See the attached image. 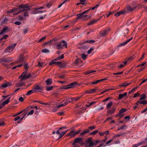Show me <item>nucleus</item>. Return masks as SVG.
I'll use <instances>...</instances> for the list:
<instances>
[{"instance_id": "obj_24", "label": "nucleus", "mask_w": 147, "mask_h": 147, "mask_svg": "<svg viewBox=\"0 0 147 147\" xmlns=\"http://www.w3.org/2000/svg\"><path fill=\"white\" fill-rule=\"evenodd\" d=\"M60 63H58L57 65L58 66L61 68H63L65 67L66 66V64L65 63H63L61 64V62H59Z\"/></svg>"}, {"instance_id": "obj_51", "label": "nucleus", "mask_w": 147, "mask_h": 147, "mask_svg": "<svg viewBox=\"0 0 147 147\" xmlns=\"http://www.w3.org/2000/svg\"><path fill=\"white\" fill-rule=\"evenodd\" d=\"M46 38V37L45 36L41 38L38 41V42H41L44 40Z\"/></svg>"}, {"instance_id": "obj_28", "label": "nucleus", "mask_w": 147, "mask_h": 147, "mask_svg": "<svg viewBox=\"0 0 147 147\" xmlns=\"http://www.w3.org/2000/svg\"><path fill=\"white\" fill-rule=\"evenodd\" d=\"M138 102L141 104L145 105L147 104V100H143L142 101V100L139 99L138 100Z\"/></svg>"}, {"instance_id": "obj_59", "label": "nucleus", "mask_w": 147, "mask_h": 147, "mask_svg": "<svg viewBox=\"0 0 147 147\" xmlns=\"http://www.w3.org/2000/svg\"><path fill=\"white\" fill-rule=\"evenodd\" d=\"M19 100L21 102L23 101L24 100V99L22 97H20L19 99Z\"/></svg>"}, {"instance_id": "obj_45", "label": "nucleus", "mask_w": 147, "mask_h": 147, "mask_svg": "<svg viewBox=\"0 0 147 147\" xmlns=\"http://www.w3.org/2000/svg\"><path fill=\"white\" fill-rule=\"evenodd\" d=\"M22 64L20 65H19L17 66H14L12 68V69H16L17 67H20L22 66Z\"/></svg>"}, {"instance_id": "obj_31", "label": "nucleus", "mask_w": 147, "mask_h": 147, "mask_svg": "<svg viewBox=\"0 0 147 147\" xmlns=\"http://www.w3.org/2000/svg\"><path fill=\"white\" fill-rule=\"evenodd\" d=\"M10 98H9L7 100H6L5 101H4L2 104V105L3 106L7 104L9 102V100Z\"/></svg>"}, {"instance_id": "obj_36", "label": "nucleus", "mask_w": 147, "mask_h": 147, "mask_svg": "<svg viewBox=\"0 0 147 147\" xmlns=\"http://www.w3.org/2000/svg\"><path fill=\"white\" fill-rule=\"evenodd\" d=\"M67 130H66V131H65L63 132L62 133H61V134H60L59 139L62 136H63L67 132Z\"/></svg>"}, {"instance_id": "obj_22", "label": "nucleus", "mask_w": 147, "mask_h": 147, "mask_svg": "<svg viewBox=\"0 0 147 147\" xmlns=\"http://www.w3.org/2000/svg\"><path fill=\"white\" fill-rule=\"evenodd\" d=\"M45 82L47 84V85L50 86L52 84V80L51 79H50L49 78H48L45 81Z\"/></svg>"}, {"instance_id": "obj_37", "label": "nucleus", "mask_w": 147, "mask_h": 147, "mask_svg": "<svg viewBox=\"0 0 147 147\" xmlns=\"http://www.w3.org/2000/svg\"><path fill=\"white\" fill-rule=\"evenodd\" d=\"M73 99H74L73 98H68L67 99V101H65V102H68V104L70 102H72Z\"/></svg>"}, {"instance_id": "obj_16", "label": "nucleus", "mask_w": 147, "mask_h": 147, "mask_svg": "<svg viewBox=\"0 0 147 147\" xmlns=\"http://www.w3.org/2000/svg\"><path fill=\"white\" fill-rule=\"evenodd\" d=\"M126 111V109L125 108L121 109L119 111V113L118 114V115L121 117H123V116L124 115L123 114H122V113L125 112Z\"/></svg>"}, {"instance_id": "obj_50", "label": "nucleus", "mask_w": 147, "mask_h": 147, "mask_svg": "<svg viewBox=\"0 0 147 147\" xmlns=\"http://www.w3.org/2000/svg\"><path fill=\"white\" fill-rule=\"evenodd\" d=\"M68 0H65V1H63L62 3L60 4L59 5H58V8L60 7L63 4H64Z\"/></svg>"}, {"instance_id": "obj_55", "label": "nucleus", "mask_w": 147, "mask_h": 147, "mask_svg": "<svg viewBox=\"0 0 147 147\" xmlns=\"http://www.w3.org/2000/svg\"><path fill=\"white\" fill-rule=\"evenodd\" d=\"M81 49H86L88 48V47L86 46H84L80 48Z\"/></svg>"}, {"instance_id": "obj_58", "label": "nucleus", "mask_w": 147, "mask_h": 147, "mask_svg": "<svg viewBox=\"0 0 147 147\" xmlns=\"http://www.w3.org/2000/svg\"><path fill=\"white\" fill-rule=\"evenodd\" d=\"M35 13H42L43 12H46V11L45 10L43 11H36Z\"/></svg>"}, {"instance_id": "obj_35", "label": "nucleus", "mask_w": 147, "mask_h": 147, "mask_svg": "<svg viewBox=\"0 0 147 147\" xmlns=\"http://www.w3.org/2000/svg\"><path fill=\"white\" fill-rule=\"evenodd\" d=\"M89 132V131L88 130L85 129L84 130L83 132L81 133L80 134V135L81 136H83L85 134H86L87 133H88Z\"/></svg>"}, {"instance_id": "obj_32", "label": "nucleus", "mask_w": 147, "mask_h": 147, "mask_svg": "<svg viewBox=\"0 0 147 147\" xmlns=\"http://www.w3.org/2000/svg\"><path fill=\"white\" fill-rule=\"evenodd\" d=\"M113 105L112 101H110L109 103L107 105V109H109Z\"/></svg>"}, {"instance_id": "obj_17", "label": "nucleus", "mask_w": 147, "mask_h": 147, "mask_svg": "<svg viewBox=\"0 0 147 147\" xmlns=\"http://www.w3.org/2000/svg\"><path fill=\"white\" fill-rule=\"evenodd\" d=\"M125 13V10H123L116 13L115 14V16L116 17H118L122 14Z\"/></svg>"}, {"instance_id": "obj_46", "label": "nucleus", "mask_w": 147, "mask_h": 147, "mask_svg": "<svg viewBox=\"0 0 147 147\" xmlns=\"http://www.w3.org/2000/svg\"><path fill=\"white\" fill-rule=\"evenodd\" d=\"M64 57L63 55L62 54L60 56L56 58L57 59V60H58L63 58Z\"/></svg>"}, {"instance_id": "obj_7", "label": "nucleus", "mask_w": 147, "mask_h": 147, "mask_svg": "<svg viewBox=\"0 0 147 147\" xmlns=\"http://www.w3.org/2000/svg\"><path fill=\"white\" fill-rule=\"evenodd\" d=\"M13 61L12 57H3L2 58H0V63L3 62L6 63H9L11 61Z\"/></svg>"}, {"instance_id": "obj_57", "label": "nucleus", "mask_w": 147, "mask_h": 147, "mask_svg": "<svg viewBox=\"0 0 147 147\" xmlns=\"http://www.w3.org/2000/svg\"><path fill=\"white\" fill-rule=\"evenodd\" d=\"M123 71H122V72H118V73H113V74L114 75H120V74H121L123 73Z\"/></svg>"}, {"instance_id": "obj_26", "label": "nucleus", "mask_w": 147, "mask_h": 147, "mask_svg": "<svg viewBox=\"0 0 147 147\" xmlns=\"http://www.w3.org/2000/svg\"><path fill=\"white\" fill-rule=\"evenodd\" d=\"M95 42V41L94 40H87V41H85L83 43H79V44L80 45H83L86 42L92 43H94Z\"/></svg>"}, {"instance_id": "obj_49", "label": "nucleus", "mask_w": 147, "mask_h": 147, "mask_svg": "<svg viewBox=\"0 0 147 147\" xmlns=\"http://www.w3.org/2000/svg\"><path fill=\"white\" fill-rule=\"evenodd\" d=\"M64 112L62 111L58 112L57 113V115L59 116H62L64 115Z\"/></svg>"}, {"instance_id": "obj_23", "label": "nucleus", "mask_w": 147, "mask_h": 147, "mask_svg": "<svg viewBox=\"0 0 147 147\" xmlns=\"http://www.w3.org/2000/svg\"><path fill=\"white\" fill-rule=\"evenodd\" d=\"M8 28V27L7 26H5L0 33V35L5 32Z\"/></svg>"}, {"instance_id": "obj_12", "label": "nucleus", "mask_w": 147, "mask_h": 147, "mask_svg": "<svg viewBox=\"0 0 147 147\" xmlns=\"http://www.w3.org/2000/svg\"><path fill=\"white\" fill-rule=\"evenodd\" d=\"M135 7L131 8L130 6H128L124 9L125 10V13H129L130 11H132L135 9Z\"/></svg>"}, {"instance_id": "obj_2", "label": "nucleus", "mask_w": 147, "mask_h": 147, "mask_svg": "<svg viewBox=\"0 0 147 147\" xmlns=\"http://www.w3.org/2000/svg\"><path fill=\"white\" fill-rule=\"evenodd\" d=\"M24 67L26 68V70L19 77V79L21 80V81L33 76H32V74H31L29 73L28 74L26 75L28 73V69L29 67L28 65L27 64H25L24 65Z\"/></svg>"}, {"instance_id": "obj_19", "label": "nucleus", "mask_w": 147, "mask_h": 147, "mask_svg": "<svg viewBox=\"0 0 147 147\" xmlns=\"http://www.w3.org/2000/svg\"><path fill=\"white\" fill-rule=\"evenodd\" d=\"M83 142V140L82 138H78L75 140L74 143L75 144L76 143H80V142Z\"/></svg>"}, {"instance_id": "obj_8", "label": "nucleus", "mask_w": 147, "mask_h": 147, "mask_svg": "<svg viewBox=\"0 0 147 147\" xmlns=\"http://www.w3.org/2000/svg\"><path fill=\"white\" fill-rule=\"evenodd\" d=\"M25 61V57L23 55L20 54L18 57L16 63H20Z\"/></svg>"}, {"instance_id": "obj_9", "label": "nucleus", "mask_w": 147, "mask_h": 147, "mask_svg": "<svg viewBox=\"0 0 147 147\" xmlns=\"http://www.w3.org/2000/svg\"><path fill=\"white\" fill-rule=\"evenodd\" d=\"M77 84L76 82H73L69 85L62 87L61 88V89H67L75 86V85Z\"/></svg>"}, {"instance_id": "obj_41", "label": "nucleus", "mask_w": 147, "mask_h": 147, "mask_svg": "<svg viewBox=\"0 0 147 147\" xmlns=\"http://www.w3.org/2000/svg\"><path fill=\"white\" fill-rule=\"evenodd\" d=\"M87 55H86L85 54L83 53L81 55L82 58L84 60L86 59Z\"/></svg>"}, {"instance_id": "obj_10", "label": "nucleus", "mask_w": 147, "mask_h": 147, "mask_svg": "<svg viewBox=\"0 0 147 147\" xmlns=\"http://www.w3.org/2000/svg\"><path fill=\"white\" fill-rule=\"evenodd\" d=\"M109 31L110 29L109 28H108L103 31L100 32V34L101 36H105L107 34L108 32Z\"/></svg>"}, {"instance_id": "obj_63", "label": "nucleus", "mask_w": 147, "mask_h": 147, "mask_svg": "<svg viewBox=\"0 0 147 147\" xmlns=\"http://www.w3.org/2000/svg\"><path fill=\"white\" fill-rule=\"evenodd\" d=\"M20 118V116H18L15 117L14 119V121H16Z\"/></svg>"}, {"instance_id": "obj_29", "label": "nucleus", "mask_w": 147, "mask_h": 147, "mask_svg": "<svg viewBox=\"0 0 147 147\" xmlns=\"http://www.w3.org/2000/svg\"><path fill=\"white\" fill-rule=\"evenodd\" d=\"M25 84L24 83L20 82L18 83H17L16 85V87H21L23 86Z\"/></svg>"}, {"instance_id": "obj_64", "label": "nucleus", "mask_w": 147, "mask_h": 147, "mask_svg": "<svg viewBox=\"0 0 147 147\" xmlns=\"http://www.w3.org/2000/svg\"><path fill=\"white\" fill-rule=\"evenodd\" d=\"M34 111L33 110H31L28 114V115H32L34 113Z\"/></svg>"}, {"instance_id": "obj_48", "label": "nucleus", "mask_w": 147, "mask_h": 147, "mask_svg": "<svg viewBox=\"0 0 147 147\" xmlns=\"http://www.w3.org/2000/svg\"><path fill=\"white\" fill-rule=\"evenodd\" d=\"M29 30L28 28L25 29L23 30L24 33L26 34Z\"/></svg>"}, {"instance_id": "obj_33", "label": "nucleus", "mask_w": 147, "mask_h": 147, "mask_svg": "<svg viewBox=\"0 0 147 147\" xmlns=\"http://www.w3.org/2000/svg\"><path fill=\"white\" fill-rule=\"evenodd\" d=\"M146 97L145 94L144 93H143L140 96V99H139L140 100H144L146 99Z\"/></svg>"}, {"instance_id": "obj_42", "label": "nucleus", "mask_w": 147, "mask_h": 147, "mask_svg": "<svg viewBox=\"0 0 147 147\" xmlns=\"http://www.w3.org/2000/svg\"><path fill=\"white\" fill-rule=\"evenodd\" d=\"M98 130H95V131H93L92 132H91L90 133V135H94L96 134V133H97L98 132Z\"/></svg>"}, {"instance_id": "obj_61", "label": "nucleus", "mask_w": 147, "mask_h": 147, "mask_svg": "<svg viewBox=\"0 0 147 147\" xmlns=\"http://www.w3.org/2000/svg\"><path fill=\"white\" fill-rule=\"evenodd\" d=\"M98 83H99V82H98V80H97L95 82H91V84H96Z\"/></svg>"}, {"instance_id": "obj_3", "label": "nucleus", "mask_w": 147, "mask_h": 147, "mask_svg": "<svg viewBox=\"0 0 147 147\" xmlns=\"http://www.w3.org/2000/svg\"><path fill=\"white\" fill-rule=\"evenodd\" d=\"M84 14L82 13H80L78 14L77 15V19L81 18L83 20H84L86 19H89L92 17L91 15H84Z\"/></svg>"}, {"instance_id": "obj_53", "label": "nucleus", "mask_w": 147, "mask_h": 147, "mask_svg": "<svg viewBox=\"0 0 147 147\" xmlns=\"http://www.w3.org/2000/svg\"><path fill=\"white\" fill-rule=\"evenodd\" d=\"M140 94L138 93H135L133 96V97H136L137 96H139Z\"/></svg>"}, {"instance_id": "obj_54", "label": "nucleus", "mask_w": 147, "mask_h": 147, "mask_svg": "<svg viewBox=\"0 0 147 147\" xmlns=\"http://www.w3.org/2000/svg\"><path fill=\"white\" fill-rule=\"evenodd\" d=\"M108 80L107 78H104V79H101V80H98V81L99 82H101L103 81L104 80Z\"/></svg>"}, {"instance_id": "obj_21", "label": "nucleus", "mask_w": 147, "mask_h": 147, "mask_svg": "<svg viewBox=\"0 0 147 147\" xmlns=\"http://www.w3.org/2000/svg\"><path fill=\"white\" fill-rule=\"evenodd\" d=\"M116 108L112 107L111 110H109L107 111L108 114H113L116 110Z\"/></svg>"}, {"instance_id": "obj_13", "label": "nucleus", "mask_w": 147, "mask_h": 147, "mask_svg": "<svg viewBox=\"0 0 147 147\" xmlns=\"http://www.w3.org/2000/svg\"><path fill=\"white\" fill-rule=\"evenodd\" d=\"M65 100H63L62 102H60L59 105L57 106V108H59L61 107H64L68 104L67 102H65Z\"/></svg>"}, {"instance_id": "obj_4", "label": "nucleus", "mask_w": 147, "mask_h": 147, "mask_svg": "<svg viewBox=\"0 0 147 147\" xmlns=\"http://www.w3.org/2000/svg\"><path fill=\"white\" fill-rule=\"evenodd\" d=\"M62 47H64L66 48H67V43L64 40H62L60 42H59L56 45V48L58 49H62Z\"/></svg>"}, {"instance_id": "obj_38", "label": "nucleus", "mask_w": 147, "mask_h": 147, "mask_svg": "<svg viewBox=\"0 0 147 147\" xmlns=\"http://www.w3.org/2000/svg\"><path fill=\"white\" fill-rule=\"evenodd\" d=\"M67 136H74V131H71L69 134H67Z\"/></svg>"}, {"instance_id": "obj_47", "label": "nucleus", "mask_w": 147, "mask_h": 147, "mask_svg": "<svg viewBox=\"0 0 147 147\" xmlns=\"http://www.w3.org/2000/svg\"><path fill=\"white\" fill-rule=\"evenodd\" d=\"M80 61V59L78 58L74 62L75 64H78L79 62V61Z\"/></svg>"}, {"instance_id": "obj_5", "label": "nucleus", "mask_w": 147, "mask_h": 147, "mask_svg": "<svg viewBox=\"0 0 147 147\" xmlns=\"http://www.w3.org/2000/svg\"><path fill=\"white\" fill-rule=\"evenodd\" d=\"M16 45V43H14L5 49L4 52L8 53L12 52L15 48Z\"/></svg>"}, {"instance_id": "obj_25", "label": "nucleus", "mask_w": 147, "mask_h": 147, "mask_svg": "<svg viewBox=\"0 0 147 147\" xmlns=\"http://www.w3.org/2000/svg\"><path fill=\"white\" fill-rule=\"evenodd\" d=\"M22 16L21 15H20L18 16V20L20 21H22L23 20L26 19V18L25 17H24L23 16V13H22Z\"/></svg>"}, {"instance_id": "obj_20", "label": "nucleus", "mask_w": 147, "mask_h": 147, "mask_svg": "<svg viewBox=\"0 0 147 147\" xmlns=\"http://www.w3.org/2000/svg\"><path fill=\"white\" fill-rule=\"evenodd\" d=\"M127 93V92H125L124 93L122 94H119L118 96V98L119 100H120L126 96Z\"/></svg>"}, {"instance_id": "obj_11", "label": "nucleus", "mask_w": 147, "mask_h": 147, "mask_svg": "<svg viewBox=\"0 0 147 147\" xmlns=\"http://www.w3.org/2000/svg\"><path fill=\"white\" fill-rule=\"evenodd\" d=\"M33 89L34 90V92H39L42 90V88L40 86L38 85H36L34 86L33 88Z\"/></svg>"}, {"instance_id": "obj_56", "label": "nucleus", "mask_w": 147, "mask_h": 147, "mask_svg": "<svg viewBox=\"0 0 147 147\" xmlns=\"http://www.w3.org/2000/svg\"><path fill=\"white\" fill-rule=\"evenodd\" d=\"M128 30H127L126 31V32H124V33H123L122 34V36H125L126 34H128Z\"/></svg>"}, {"instance_id": "obj_15", "label": "nucleus", "mask_w": 147, "mask_h": 147, "mask_svg": "<svg viewBox=\"0 0 147 147\" xmlns=\"http://www.w3.org/2000/svg\"><path fill=\"white\" fill-rule=\"evenodd\" d=\"M100 18L98 19H94L93 20H91L88 22L87 24V25L88 26H90L92 25L96 22Z\"/></svg>"}, {"instance_id": "obj_43", "label": "nucleus", "mask_w": 147, "mask_h": 147, "mask_svg": "<svg viewBox=\"0 0 147 147\" xmlns=\"http://www.w3.org/2000/svg\"><path fill=\"white\" fill-rule=\"evenodd\" d=\"M96 103V102H95H95H92L90 103L89 105H85V106L86 107H88L90 106H91L92 105L94 104V103Z\"/></svg>"}, {"instance_id": "obj_39", "label": "nucleus", "mask_w": 147, "mask_h": 147, "mask_svg": "<svg viewBox=\"0 0 147 147\" xmlns=\"http://www.w3.org/2000/svg\"><path fill=\"white\" fill-rule=\"evenodd\" d=\"M53 88V86H47L46 87V90L48 91H49L51 90Z\"/></svg>"}, {"instance_id": "obj_40", "label": "nucleus", "mask_w": 147, "mask_h": 147, "mask_svg": "<svg viewBox=\"0 0 147 147\" xmlns=\"http://www.w3.org/2000/svg\"><path fill=\"white\" fill-rule=\"evenodd\" d=\"M42 53H49V51L47 49H44L42 50Z\"/></svg>"}, {"instance_id": "obj_44", "label": "nucleus", "mask_w": 147, "mask_h": 147, "mask_svg": "<svg viewBox=\"0 0 147 147\" xmlns=\"http://www.w3.org/2000/svg\"><path fill=\"white\" fill-rule=\"evenodd\" d=\"M94 50L93 47H91L88 51L87 53L88 54H90L91 52Z\"/></svg>"}, {"instance_id": "obj_6", "label": "nucleus", "mask_w": 147, "mask_h": 147, "mask_svg": "<svg viewBox=\"0 0 147 147\" xmlns=\"http://www.w3.org/2000/svg\"><path fill=\"white\" fill-rule=\"evenodd\" d=\"M86 144L85 147H93L94 145V144L92 141V138H88L86 140Z\"/></svg>"}, {"instance_id": "obj_30", "label": "nucleus", "mask_w": 147, "mask_h": 147, "mask_svg": "<svg viewBox=\"0 0 147 147\" xmlns=\"http://www.w3.org/2000/svg\"><path fill=\"white\" fill-rule=\"evenodd\" d=\"M59 62H55L54 61V60H52L51 61V62L49 63V65H52L53 64H56V65H57L58 63H60Z\"/></svg>"}, {"instance_id": "obj_60", "label": "nucleus", "mask_w": 147, "mask_h": 147, "mask_svg": "<svg viewBox=\"0 0 147 147\" xmlns=\"http://www.w3.org/2000/svg\"><path fill=\"white\" fill-rule=\"evenodd\" d=\"M21 24V22L19 21H16L15 22V24L18 25H20Z\"/></svg>"}, {"instance_id": "obj_34", "label": "nucleus", "mask_w": 147, "mask_h": 147, "mask_svg": "<svg viewBox=\"0 0 147 147\" xmlns=\"http://www.w3.org/2000/svg\"><path fill=\"white\" fill-rule=\"evenodd\" d=\"M35 92L34 90L33 89L31 90H29L28 91L27 93L26 94V95H29Z\"/></svg>"}, {"instance_id": "obj_52", "label": "nucleus", "mask_w": 147, "mask_h": 147, "mask_svg": "<svg viewBox=\"0 0 147 147\" xmlns=\"http://www.w3.org/2000/svg\"><path fill=\"white\" fill-rule=\"evenodd\" d=\"M44 64L43 63L38 62V66L39 67H42Z\"/></svg>"}, {"instance_id": "obj_62", "label": "nucleus", "mask_w": 147, "mask_h": 147, "mask_svg": "<svg viewBox=\"0 0 147 147\" xmlns=\"http://www.w3.org/2000/svg\"><path fill=\"white\" fill-rule=\"evenodd\" d=\"M51 6V3H47L46 5V7L48 8H49Z\"/></svg>"}, {"instance_id": "obj_1", "label": "nucleus", "mask_w": 147, "mask_h": 147, "mask_svg": "<svg viewBox=\"0 0 147 147\" xmlns=\"http://www.w3.org/2000/svg\"><path fill=\"white\" fill-rule=\"evenodd\" d=\"M19 9H17L16 10H19V12L16 13L18 14L20 13H22L24 17H28L29 15V14L28 11L30 10V7L27 4L21 5L19 6Z\"/></svg>"}, {"instance_id": "obj_18", "label": "nucleus", "mask_w": 147, "mask_h": 147, "mask_svg": "<svg viewBox=\"0 0 147 147\" xmlns=\"http://www.w3.org/2000/svg\"><path fill=\"white\" fill-rule=\"evenodd\" d=\"M12 85V84L11 82H7L6 83L3 84L2 85L1 87L2 88H5L8 86H10Z\"/></svg>"}, {"instance_id": "obj_14", "label": "nucleus", "mask_w": 147, "mask_h": 147, "mask_svg": "<svg viewBox=\"0 0 147 147\" xmlns=\"http://www.w3.org/2000/svg\"><path fill=\"white\" fill-rule=\"evenodd\" d=\"M132 38H133L132 37H131V38H130L129 39L127 40L126 41L121 43L120 45H119L117 47H121V46H124L125 45L129 42L130 41H131V40H132Z\"/></svg>"}, {"instance_id": "obj_27", "label": "nucleus", "mask_w": 147, "mask_h": 147, "mask_svg": "<svg viewBox=\"0 0 147 147\" xmlns=\"http://www.w3.org/2000/svg\"><path fill=\"white\" fill-rule=\"evenodd\" d=\"M130 83H127L126 82H125L121 84V85H120L119 86L121 87H125L127 86L128 85H129Z\"/></svg>"}]
</instances>
